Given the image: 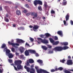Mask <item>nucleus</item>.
Returning <instances> with one entry per match:
<instances>
[{
    "mask_svg": "<svg viewBox=\"0 0 73 73\" xmlns=\"http://www.w3.org/2000/svg\"><path fill=\"white\" fill-rule=\"evenodd\" d=\"M68 48L69 47L67 46H64L63 47L60 46H58L55 47L53 50L55 51H61L62 50H65Z\"/></svg>",
    "mask_w": 73,
    "mask_h": 73,
    "instance_id": "nucleus-1",
    "label": "nucleus"
},
{
    "mask_svg": "<svg viewBox=\"0 0 73 73\" xmlns=\"http://www.w3.org/2000/svg\"><path fill=\"white\" fill-rule=\"evenodd\" d=\"M34 4L35 5V6H37V5H38V4L42 5V1L40 0H35L34 1Z\"/></svg>",
    "mask_w": 73,
    "mask_h": 73,
    "instance_id": "nucleus-2",
    "label": "nucleus"
},
{
    "mask_svg": "<svg viewBox=\"0 0 73 73\" xmlns=\"http://www.w3.org/2000/svg\"><path fill=\"white\" fill-rule=\"evenodd\" d=\"M13 67L14 68V69H15V70H16V71H17V70H18H18H20V69L23 70V67L20 64L17 65V67L15 66H13Z\"/></svg>",
    "mask_w": 73,
    "mask_h": 73,
    "instance_id": "nucleus-3",
    "label": "nucleus"
},
{
    "mask_svg": "<svg viewBox=\"0 0 73 73\" xmlns=\"http://www.w3.org/2000/svg\"><path fill=\"white\" fill-rule=\"evenodd\" d=\"M21 63H22V61L20 60H16L15 62V64L16 65H20Z\"/></svg>",
    "mask_w": 73,
    "mask_h": 73,
    "instance_id": "nucleus-4",
    "label": "nucleus"
},
{
    "mask_svg": "<svg viewBox=\"0 0 73 73\" xmlns=\"http://www.w3.org/2000/svg\"><path fill=\"white\" fill-rule=\"evenodd\" d=\"M8 44H9V45H12V46H14V47H15V45L19 46V44L17 43L15 44V43L13 42L11 43L10 41L8 42Z\"/></svg>",
    "mask_w": 73,
    "mask_h": 73,
    "instance_id": "nucleus-5",
    "label": "nucleus"
},
{
    "mask_svg": "<svg viewBox=\"0 0 73 73\" xmlns=\"http://www.w3.org/2000/svg\"><path fill=\"white\" fill-rule=\"evenodd\" d=\"M50 7V6H49L48 5H47V3H45L44 4V8L46 10L47 8L48 9H49Z\"/></svg>",
    "mask_w": 73,
    "mask_h": 73,
    "instance_id": "nucleus-6",
    "label": "nucleus"
},
{
    "mask_svg": "<svg viewBox=\"0 0 73 73\" xmlns=\"http://www.w3.org/2000/svg\"><path fill=\"white\" fill-rule=\"evenodd\" d=\"M17 42L19 44L20 43H24V42L23 40L21 39H17Z\"/></svg>",
    "mask_w": 73,
    "mask_h": 73,
    "instance_id": "nucleus-7",
    "label": "nucleus"
},
{
    "mask_svg": "<svg viewBox=\"0 0 73 73\" xmlns=\"http://www.w3.org/2000/svg\"><path fill=\"white\" fill-rule=\"evenodd\" d=\"M72 61V60H67V65H72L73 64Z\"/></svg>",
    "mask_w": 73,
    "mask_h": 73,
    "instance_id": "nucleus-8",
    "label": "nucleus"
},
{
    "mask_svg": "<svg viewBox=\"0 0 73 73\" xmlns=\"http://www.w3.org/2000/svg\"><path fill=\"white\" fill-rule=\"evenodd\" d=\"M38 28H39V27L37 25H34V27H33V31H35V32L36 31V30L35 29H38Z\"/></svg>",
    "mask_w": 73,
    "mask_h": 73,
    "instance_id": "nucleus-9",
    "label": "nucleus"
},
{
    "mask_svg": "<svg viewBox=\"0 0 73 73\" xmlns=\"http://www.w3.org/2000/svg\"><path fill=\"white\" fill-rule=\"evenodd\" d=\"M31 15H32V16H34L35 17H37L38 15L37 14V13H35V12H33L32 13H31Z\"/></svg>",
    "mask_w": 73,
    "mask_h": 73,
    "instance_id": "nucleus-10",
    "label": "nucleus"
},
{
    "mask_svg": "<svg viewBox=\"0 0 73 73\" xmlns=\"http://www.w3.org/2000/svg\"><path fill=\"white\" fill-rule=\"evenodd\" d=\"M57 34H58V35H60L61 36V37H62V35L63 34L62 33V31H58L57 32Z\"/></svg>",
    "mask_w": 73,
    "mask_h": 73,
    "instance_id": "nucleus-11",
    "label": "nucleus"
},
{
    "mask_svg": "<svg viewBox=\"0 0 73 73\" xmlns=\"http://www.w3.org/2000/svg\"><path fill=\"white\" fill-rule=\"evenodd\" d=\"M29 51L30 53L32 54L33 53V54H35L36 53V51L33 50H29Z\"/></svg>",
    "mask_w": 73,
    "mask_h": 73,
    "instance_id": "nucleus-12",
    "label": "nucleus"
},
{
    "mask_svg": "<svg viewBox=\"0 0 73 73\" xmlns=\"http://www.w3.org/2000/svg\"><path fill=\"white\" fill-rule=\"evenodd\" d=\"M25 54L26 56H29V50H26L25 52Z\"/></svg>",
    "mask_w": 73,
    "mask_h": 73,
    "instance_id": "nucleus-13",
    "label": "nucleus"
},
{
    "mask_svg": "<svg viewBox=\"0 0 73 73\" xmlns=\"http://www.w3.org/2000/svg\"><path fill=\"white\" fill-rule=\"evenodd\" d=\"M24 50H25V48H24V47H21V48L20 49V52L21 53H23L24 52Z\"/></svg>",
    "mask_w": 73,
    "mask_h": 73,
    "instance_id": "nucleus-14",
    "label": "nucleus"
},
{
    "mask_svg": "<svg viewBox=\"0 0 73 73\" xmlns=\"http://www.w3.org/2000/svg\"><path fill=\"white\" fill-rule=\"evenodd\" d=\"M8 55L9 58H13V55L11 53H9L8 54Z\"/></svg>",
    "mask_w": 73,
    "mask_h": 73,
    "instance_id": "nucleus-15",
    "label": "nucleus"
},
{
    "mask_svg": "<svg viewBox=\"0 0 73 73\" xmlns=\"http://www.w3.org/2000/svg\"><path fill=\"white\" fill-rule=\"evenodd\" d=\"M66 21H68L69 20V14L68 13L67 14V15L65 17Z\"/></svg>",
    "mask_w": 73,
    "mask_h": 73,
    "instance_id": "nucleus-16",
    "label": "nucleus"
},
{
    "mask_svg": "<svg viewBox=\"0 0 73 73\" xmlns=\"http://www.w3.org/2000/svg\"><path fill=\"white\" fill-rule=\"evenodd\" d=\"M16 13L17 15H21V12H20V11L19 10H17L16 11Z\"/></svg>",
    "mask_w": 73,
    "mask_h": 73,
    "instance_id": "nucleus-17",
    "label": "nucleus"
},
{
    "mask_svg": "<svg viewBox=\"0 0 73 73\" xmlns=\"http://www.w3.org/2000/svg\"><path fill=\"white\" fill-rule=\"evenodd\" d=\"M24 68L25 69H26L27 70V72H29V70H30V68H29V67H27L26 66H25Z\"/></svg>",
    "mask_w": 73,
    "mask_h": 73,
    "instance_id": "nucleus-18",
    "label": "nucleus"
},
{
    "mask_svg": "<svg viewBox=\"0 0 73 73\" xmlns=\"http://www.w3.org/2000/svg\"><path fill=\"white\" fill-rule=\"evenodd\" d=\"M41 48L43 49L44 50H47L48 49V48L46 47V46H41Z\"/></svg>",
    "mask_w": 73,
    "mask_h": 73,
    "instance_id": "nucleus-19",
    "label": "nucleus"
},
{
    "mask_svg": "<svg viewBox=\"0 0 73 73\" xmlns=\"http://www.w3.org/2000/svg\"><path fill=\"white\" fill-rule=\"evenodd\" d=\"M37 61L38 62V63H39L40 65H41V64H42V63H43V62H42V60L40 59L38 60Z\"/></svg>",
    "mask_w": 73,
    "mask_h": 73,
    "instance_id": "nucleus-20",
    "label": "nucleus"
},
{
    "mask_svg": "<svg viewBox=\"0 0 73 73\" xmlns=\"http://www.w3.org/2000/svg\"><path fill=\"white\" fill-rule=\"evenodd\" d=\"M29 61L30 64H32L34 62V60L32 59H30L29 60Z\"/></svg>",
    "mask_w": 73,
    "mask_h": 73,
    "instance_id": "nucleus-21",
    "label": "nucleus"
},
{
    "mask_svg": "<svg viewBox=\"0 0 73 73\" xmlns=\"http://www.w3.org/2000/svg\"><path fill=\"white\" fill-rule=\"evenodd\" d=\"M42 43H43V44H48V41L46 39H43Z\"/></svg>",
    "mask_w": 73,
    "mask_h": 73,
    "instance_id": "nucleus-22",
    "label": "nucleus"
},
{
    "mask_svg": "<svg viewBox=\"0 0 73 73\" xmlns=\"http://www.w3.org/2000/svg\"><path fill=\"white\" fill-rule=\"evenodd\" d=\"M20 58L21 59H23V60H25V57H24V56L23 55H21L20 56Z\"/></svg>",
    "mask_w": 73,
    "mask_h": 73,
    "instance_id": "nucleus-23",
    "label": "nucleus"
},
{
    "mask_svg": "<svg viewBox=\"0 0 73 73\" xmlns=\"http://www.w3.org/2000/svg\"><path fill=\"white\" fill-rule=\"evenodd\" d=\"M30 70H32L30 71V73H35V69L34 68L30 69Z\"/></svg>",
    "mask_w": 73,
    "mask_h": 73,
    "instance_id": "nucleus-24",
    "label": "nucleus"
},
{
    "mask_svg": "<svg viewBox=\"0 0 73 73\" xmlns=\"http://www.w3.org/2000/svg\"><path fill=\"white\" fill-rule=\"evenodd\" d=\"M37 39H38L39 42H40L42 43V42H43V40H43L42 39V38H38Z\"/></svg>",
    "mask_w": 73,
    "mask_h": 73,
    "instance_id": "nucleus-25",
    "label": "nucleus"
},
{
    "mask_svg": "<svg viewBox=\"0 0 73 73\" xmlns=\"http://www.w3.org/2000/svg\"><path fill=\"white\" fill-rule=\"evenodd\" d=\"M46 37H50L51 36V35H50V34H49V33H46L45 34Z\"/></svg>",
    "mask_w": 73,
    "mask_h": 73,
    "instance_id": "nucleus-26",
    "label": "nucleus"
},
{
    "mask_svg": "<svg viewBox=\"0 0 73 73\" xmlns=\"http://www.w3.org/2000/svg\"><path fill=\"white\" fill-rule=\"evenodd\" d=\"M58 43H59V41H56L55 42H54L53 43V45H57V44H58Z\"/></svg>",
    "mask_w": 73,
    "mask_h": 73,
    "instance_id": "nucleus-27",
    "label": "nucleus"
},
{
    "mask_svg": "<svg viewBox=\"0 0 73 73\" xmlns=\"http://www.w3.org/2000/svg\"><path fill=\"white\" fill-rule=\"evenodd\" d=\"M18 30H24V27H18Z\"/></svg>",
    "mask_w": 73,
    "mask_h": 73,
    "instance_id": "nucleus-28",
    "label": "nucleus"
},
{
    "mask_svg": "<svg viewBox=\"0 0 73 73\" xmlns=\"http://www.w3.org/2000/svg\"><path fill=\"white\" fill-rule=\"evenodd\" d=\"M4 20L6 22H9V19H8L7 18V17H4Z\"/></svg>",
    "mask_w": 73,
    "mask_h": 73,
    "instance_id": "nucleus-29",
    "label": "nucleus"
},
{
    "mask_svg": "<svg viewBox=\"0 0 73 73\" xmlns=\"http://www.w3.org/2000/svg\"><path fill=\"white\" fill-rule=\"evenodd\" d=\"M61 44H62V45H68V42H64L63 43H62Z\"/></svg>",
    "mask_w": 73,
    "mask_h": 73,
    "instance_id": "nucleus-30",
    "label": "nucleus"
},
{
    "mask_svg": "<svg viewBox=\"0 0 73 73\" xmlns=\"http://www.w3.org/2000/svg\"><path fill=\"white\" fill-rule=\"evenodd\" d=\"M49 40L50 42H51V43H54V41L53 40V39H52V38H49Z\"/></svg>",
    "mask_w": 73,
    "mask_h": 73,
    "instance_id": "nucleus-31",
    "label": "nucleus"
},
{
    "mask_svg": "<svg viewBox=\"0 0 73 73\" xmlns=\"http://www.w3.org/2000/svg\"><path fill=\"white\" fill-rule=\"evenodd\" d=\"M6 52L7 54H9V53H10L11 52L10 51V50L8 49H7L6 50Z\"/></svg>",
    "mask_w": 73,
    "mask_h": 73,
    "instance_id": "nucleus-32",
    "label": "nucleus"
},
{
    "mask_svg": "<svg viewBox=\"0 0 73 73\" xmlns=\"http://www.w3.org/2000/svg\"><path fill=\"white\" fill-rule=\"evenodd\" d=\"M38 9L39 11H42V8H41V6H39L38 7Z\"/></svg>",
    "mask_w": 73,
    "mask_h": 73,
    "instance_id": "nucleus-33",
    "label": "nucleus"
},
{
    "mask_svg": "<svg viewBox=\"0 0 73 73\" xmlns=\"http://www.w3.org/2000/svg\"><path fill=\"white\" fill-rule=\"evenodd\" d=\"M5 46H6V44H2V45L1 46V48H5Z\"/></svg>",
    "mask_w": 73,
    "mask_h": 73,
    "instance_id": "nucleus-34",
    "label": "nucleus"
},
{
    "mask_svg": "<svg viewBox=\"0 0 73 73\" xmlns=\"http://www.w3.org/2000/svg\"><path fill=\"white\" fill-rule=\"evenodd\" d=\"M63 5H66L67 4V2L66 1H65L64 2H63L62 3Z\"/></svg>",
    "mask_w": 73,
    "mask_h": 73,
    "instance_id": "nucleus-35",
    "label": "nucleus"
},
{
    "mask_svg": "<svg viewBox=\"0 0 73 73\" xmlns=\"http://www.w3.org/2000/svg\"><path fill=\"white\" fill-rule=\"evenodd\" d=\"M0 66H3V65H1V64H0ZM1 67H0V73H3V69H2V70L0 69Z\"/></svg>",
    "mask_w": 73,
    "mask_h": 73,
    "instance_id": "nucleus-36",
    "label": "nucleus"
},
{
    "mask_svg": "<svg viewBox=\"0 0 73 73\" xmlns=\"http://www.w3.org/2000/svg\"><path fill=\"white\" fill-rule=\"evenodd\" d=\"M64 68L62 67H60L59 68H58V70H59L61 71Z\"/></svg>",
    "mask_w": 73,
    "mask_h": 73,
    "instance_id": "nucleus-37",
    "label": "nucleus"
},
{
    "mask_svg": "<svg viewBox=\"0 0 73 73\" xmlns=\"http://www.w3.org/2000/svg\"><path fill=\"white\" fill-rule=\"evenodd\" d=\"M30 40L32 42H33V41H34V39L31 37H30Z\"/></svg>",
    "mask_w": 73,
    "mask_h": 73,
    "instance_id": "nucleus-38",
    "label": "nucleus"
},
{
    "mask_svg": "<svg viewBox=\"0 0 73 73\" xmlns=\"http://www.w3.org/2000/svg\"><path fill=\"white\" fill-rule=\"evenodd\" d=\"M51 14H54L55 13V11H54L52 10L51 11Z\"/></svg>",
    "mask_w": 73,
    "mask_h": 73,
    "instance_id": "nucleus-39",
    "label": "nucleus"
},
{
    "mask_svg": "<svg viewBox=\"0 0 73 73\" xmlns=\"http://www.w3.org/2000/svg\"><path fill=\"white\" fill-rule=\"evenodd\" d=\"M8 60L10 63H12L13 62L12 60L9 59Z\"/></svg>",
    "mask_w": 73,
    "mask_h": 73,
    "instance_id": "nucleus-40",
    "label": "nucleus"
},
{
    "mask_svg": "<svg viewBox=\"0 0 73 73\" xmlns=\"http://www.w3.org/2000/svg\"><path fill=\"white\" fill-rule=\"evenodd\" d=\"M11 51L13 52H15V48H11Z\"/></svg>",
    "mask_w": 73,
    "mask_h": 73,
    "instance_id": "nucleus-41",
    "label": "nucleus"
},
{
    "mask_svg": "<svg viewBox=\"0 0 73 73\" xmlns=\"http://www.w3.org/2000/svg\"><path fill=\"white\" fill-rule=\"evenodd\" d=\"M25 7L27 8H29V5L28 4H26L25 5Z\"/></svg>",
    "mask_w": 73,
    "mask_h": 73,
    "instance_id": "nucleus-42",
    "label": "nucleus"
},
{
    "mask_svg": "<svg viewBox=\"0 0 73 73\" xmlns=\"http://www.w3.org/2000/svg\"><path fill=\"white\" fill-rule=\"evenodd\" d=\"M27 12H28V10L27 9H25L23 11V12L25 13H27Z\"/></svg>",
    "mask_w": 73,
    "mask_h": 73,
    "instance_id": "nucleus-43",
    "label": "nucleus"
},
{
    "mask_svg": "<svg viewBox=\"0 0 73 73\" xmlns=\"http://www.w3.org/2000/svg\"><path fill=\"white\" fill-rule=\"evenodd\" d=\"M40 19H41V17H38L36 18V20H40Z\"/></svg>",
    "mask_w": 73,
    "mask_h": 73,
    "instance_id": "nucleus-44",
    "label": "nucleus"
},
{
    "mask_svg": "<svg viewBox=\"0 0 73 73\" xmlns=\"http://www.w3.org/2000/svg\"><path fill=\"white\" fill-rule=\"evenodd\" d=\"M54 39L55 40H58V37L56 36H55Z\"/></svg>",
    "mask_w": 73,
    "mask_h": 73,
    "instance_id": "nucleus-45",
    "label": "nucleus"
},
{
    "mask_svg": "<svg viewBox=\"0 0 73 73\" xmlns=\"http://www.w3.org/2000/svg\"><path fill=\"white\" fill-rule=\"evenodd\" d=\"M15 54L16 55V56H19V53L18 52H16L15 53Z\"/></svg>",
    "mask_w": 73,
    "mask_h": 73,
    "instance_id": "nucleus-46",
    "label": "nucleus"
},
{
    "mask_svg": "<svg viewBox=\"0 0 73 73\" xmlns=\"http://www.w3.org/2000/svg\"><path fill=\"white\" fill-rule=\"evenodd\" d=\"M51 72H55V70L54 69H52L51 70Z\"/></svg>",
    "mask_w": 73,
    "mask_h": 73,
    "instance_id": "nucleus-47",
    "label": "nucleus"
},
{
    "mask_svg": "<svg viewBox=\"0 0 73 73\" xmlns=\"http://www.w3.org/2000/svg\"><path fill=\"white\" fill-rule=\"evenodd\" d=\"M35 54V56L36 57H38V56H39L38 54L36 52V53Z\"/></svg>",
    "mask_w": 73,
    "mask_h": 73,
    "instance_id": "nucleus-48",
    "label": "nucleus"
},
{
    "mask_svg": "<svg viewBox=\"0 0 73 73\" xmlns=\"http://www.w3.org/2000/svg\"><path fill=\"white\" fill-rule=\"evenodd\" d=\"M70 23L71 24V25H73V21H72V20H71L70 21Z\"/></svg>",
    "mask_w": 73,
    "mask_h": 73,
    "instance_id": "nucleus-49",
    "label": "nucleus"
},
{
    "mask_svg": "<svg viewBox=\"0 0 73 73\" xmlns=\"http://www.w3.org/2000/svg\"><path fill=\"white\" fill-rule=\"evenodd\" d=\"M49 53H53V51H50L49 52Z\"/></svg>",
    "mask_w": 73,
    "mask_h": 73,
    "instance_id": "nucleus-50",
    "label": "nucleus"
},
{
    "mask_svg": "<svg viewBox=\"0 0 73 73\" xmlns=\"http://www.w3.org/2000/svg\"><path fill=\"white\" fill-rule=\"evenodd\" d=\"M44 35H40V37H41V38H44Z\"/></svg>",
    "mask_w": 73,
    "mask_h": 73,
    "instance_id": "nucleus-51",
    "label": "nucleus"
},
{
    "mask_svg": "<svg viewBox=\"0 0 73 73\" xmlns=\"http://www.w3.org/2000/svg\"><path fill=\"white\" fill-rule=\"evenodd\" d=\"M26 65L27 66H29V62H27L26 63Z\"/></svg>",
    "mask_w": 73,
    "mask_h": 73,
    "instance_id": "nucleus-52",
    "label": "nucleus"
},
{
    "mask_svg": "<svg viewBox=\"0 0 73 73\" xmlns=\"http://www.w3.org/2000/svg\"><path fill=\"white\" fill-rule=\"evenodd\" d=\"M65 60L64 59H63L62 60V63H64V62H65Z\"/></svg>",
    "mask_w": 73,
    "mask_h": 73,
    "instance_id": "nucleus-53",
    "label": "nucleus"
},
{
    "mask_svg": "<svg viewBox=\"0 0 73 73\" xmlns=\"http://www.w3.org/2000/svg\"><path fill=\"white\" fill-rule=\"evenodd\" d=\"M48 46L49 48H52V46H51L50 45H48Z\"/></svg>",
    "mask_w": 73,
    "mask_h": 73,
    "instance_id": "nucleus-54",
    "label": "nucleus"
},
{
    "mask_svg": "<svg viewBox=\"0 0 73 73\" xmlns=\"http://www.w3.org/2000/svg\"><path fill=\"white\" fill-rule=\"evenodd\" d=\"M26 15L27 16H29L30 15V13H28L26 14Z\"/></svg>",
    "mask_w": 73,
    "mask_h": 73,
    "instance_id": "nucleus-55",
    "label": "nucleus"
},
{
    "mask_svg": "<svg viewBox=\"0 0 73 73\" xmlns=\"http://www.w3.org/2000/svg\"><path fill=\"white\" fill-rule=\"evenodd\" d=\"M25 45H26L27 46H29V44H28L27 42H26L25 44Z\"/></svg>",
    "mask_w": 73,
    "mask_h": 73,
    "instance_id": "nucleus-56",
    "label": "nucleus"
},
{
    "mask_svg": "<svg viewBox=\"0 0 73 73\" xmlns=\"http://www.w3.org/2000/svg\"><path fill=\"white\" fill-rule=\"evenodd\" d=\"M63 22L64 23V25H66V21H64Z\"/></svg>",
    "mask_w": 73,
    "mask_h": 73,
    "instance_id": "nucleus-57",
    "label": "nucleus"
},
{
    "mask_svg": "<svg viewBox=\"0 0 73 73\" xmlns=\"http://www.w3.org/2000/svg\"><path fill=\"white\" fill-rule=\"evenodd\" d=\"M8 16H9V15H8V14H6V18H7L8 17Z\"/></svg>",
    "mask_w": 73,
    "mask_h": 73,
    "instance_id": "nucleus-58",
    "label": "nucleus"
},
{
    "mask_svg": "<svg viewBox=\"0 0 73 73\" xmlns=\"http://www.w3.org/2000/svg\"><path fill=\"white\" fill-rule=\"evenodd\" d=\"M34 66L33 65L31 66V69H33Z\"/></svg>",
    "mask_w": 73,
    "mask_h": 73,
    "instance_id": "nucleus-59",
    "label": "nucleus"
},
{
    "mask_svg": "<svg viewBox=\"0 0 73 73\" xmlns=\"http://www.w3.org/2000/svg\"><path fill=\"white\" fill-rule=\"evenodd\" d=\"M68 58L69 59H70V58H71V57L70 56H68Z\"/></svg>",
    "mask_w": 73,
    "mask_h": 73,
    "instance_id": "nucleus-60",
    "label": "nucleus"
},
{
    "mask_svg": "<svg viewBox=\"0 0 73 73\" xmlns=\"http://www.w3.org/2000/svg\"><path fill=\"white\" fill-rule=\"evenodd\" d=\"M0 11H3V9H2L1 7H0Z\"/></svg>",
    "mask_w": 73,
    "mask_h": 73,
    "instance_id": "nucleus-61",
    "label": "nucleus"
},
{
    "mask_svg": "<svg viewBox=\"0 0 73 73\" xmlns=\"http://www.w3.org/2000/svg\"><path fill=\"white\" fill-rule=\"evenodd\" d=\"M13 27H16V25L13 24Z\"/></svg>",
    "mask_w": 73,
    "mask_h": 73,
    "instance_id": "nucleus-62",
    "label": "nucleus"
},
{
    "mask_svg": "<svg viewBox=\"0 0 73 73\" xmlns=\"http://www.w3.org/2000/svg\"><path fill=\"white\" fill-rule=\"evenodd\" d=\"M42 18H43V20H44V19H46V18L45 17H43Z\"/></svg>",
    "mask_w": 73,
    "mask_h": 73,
    "instance_id": "nucleus-63",
    "label": "nucleus"
},
{
    "mask_svg": "<svg viewBox=\"0 0 73 73\" xmlns=\"http://www.w3.org/2000/svg\"><path fill=\"white\" fill-rule=\"evenodd\" d=\"M58 69H57V68H56L55 69V71H57Z\"/></svg>",
    "mask_w": 73,
    "mask_h": 73,
    "instance_id": "nucleus-64",
    "label": "nucleus"
}]
</instances>
